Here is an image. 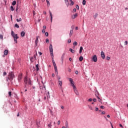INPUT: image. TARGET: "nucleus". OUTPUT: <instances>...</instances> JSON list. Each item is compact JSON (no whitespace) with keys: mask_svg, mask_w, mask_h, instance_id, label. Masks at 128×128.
Segmentation results:
<instances>
[{"mask_svg":"<svg viewBox=\"0 0 128 128\" xmlns=\"http://www.w3.org/2000/svg\"><path fill=\"white\" fill-rule=\"evenodd\" d=\"M24 82L25 84L24 88H26V84H30V86H32V80H30V78H28L27 76H26L24 78Z\"/></svg>","mask_w":128,"mask_h":128,"instance_id":"f257e3e1","label":"nucleus"},{"mask_svg":"<svg viewBox=\"0 0 128 128\" xmlns=\"http://www.w3.org/2000/svg\"><path fill=\"white\" fill-rule=\"evenodd\" d=\"M14 72H10L8 75V78L6 79V81L8 82V80H14Z\"/></svg>","mask_w":128,"mask_h":128,"instance_id":"f03ea898","label":"nucleus"},{"mask_svg":"<svg viewBox=\"0 0 128 128\" xmlns=\"http://www.w3.org/2000/svg\"><path fill=\"white\" fill-rule=\"evenodd\" d=\"M50 52L51 56H54V50L52 49V44H50Z\"/></svg>","mask_w":128,"mask_h":128,"instance_id":"7ed1b4c3","label":"nucleus"},{"mask_svg":"<svg viewBox=\"0 0 128 128\" xmlns=\"http://www.w3.org/2000/svg\"><path fill=\"white\" fill-rule=\"evenodd\" d=\"M58 82L60 86V90H61L62 92H64V90L62 89V81L58 80Z\"/></svg>","mask_w":128,"mask_h":128,"instance_id":"20e7f679","label":"nucleus"},{"mask_svg":"<svg viewBox=\"0 0 128 128\" xmlns=\"http://www.w3.org/2000/svg\"><path fill=\"white\" fill-rule=\"evenodd\" d=\"M13 38H14V41L15 42L16 44H18V40H18V34L14 35V36H13Z\"/></svg>","mask_w":128,"mask_h":128,"instance_id":"39448f33","label":"nucleus"},{"mask_svg":"<svg viewBox=\"0 0 128 128\" xmlns=\"http://www.w3.org/2000/svg\"><path fill=\"white\" fill-rule=\"evenodd\" d=\"M92 60L94 62H98V57H96V55L94 56L92 58Z\"/></svg>","mask_w":128,"mask_h":128,"instance_id":"423d86ee","label":"nucleus"},{"mask_svg":"<svg viewBox=\"0 0 128 128\" xmlns=\"http://www.w3.org/2000/svg\"><path fill=\"white\" fill-rule=\"evenodd\" d=\"M101 57L103 60H104L106 58V55L104 54V51L101 52Z\"/></svg>","mask_w":128,"mask_h":128,"instance_id":"0eeeda50","label":"nucleus"},{"mask_svg":"<svg viewBox=\"0 0 128 128\" xmlns=\"http://www.w3.org/2000/svg\"><path fill=\"white\" fill-rule=\"evenodd\" d=\"M40 89L41 90L42 92H46V86L40 87Z\"/></svg>","mask_w":128,"mask_h":128,"instance_id":"6e6552de","label":"nucleus"},{"mask_svg":"<svg viewBox=\"0 0 128 128\" xmlns=\"http://www.w3.org/2000/svg\"><path fill=\"white\" fill-rule=\"evenodd\" d=\"M18 82H22V74H20L18 76Z\"/></svg>","mask_w":128,"mask_h":128,"instance_id":"1a4fd4ad","label":"nucleus"},{"mask_svg":"<svg viewBox=\"0 0 128 128\" xmlns=\"http://www.w3.org/2000/svg\"><path fill=\"white\" fill-rule=\"evenodd\" d=\"M52 62L54 65V66H56V62H54V56H52Z\"/></svg>","mask_w":128,"mask_h":128,"instance_id":"9d476101","label":"nucleus"},{"mask_svg":"<svg viewBox=\"0 0 128 128\" xmlns=\"http://www.w3.org/2000/svg\"><path fill=\"white\" fill-rule=\"evenodd\" d=\"M73 88L76 94V96H78V90H76V89H74V88Z\"/></svg>","mask_w":128,"mask_h":128,"instance_id":"9b49d317","label":"nucleus"},{"mask_svg":"<svg viewBox=\"0 0 128 128\" xmlns=\"http://www.w3.org/2000/svg\"><path fill=\"white\" fill-rule=\"evenodd\" d=\"M72 18L73 19L76 18H78V14H75L72 15Z\"/></svg>","mask_w":128,"mask_h":128,"instance_id":"f8f14e48","label":"nucleus"},{"mask_svg":"<svg viewBox=\"0 0 128 128\" xmlns=\"http://www.w3.org/2000/svg\"><path fill=\"white\" fill-rule=\"evenodd\" d=\"M8 50H6L4 51V56H8Z\"/></svg>","mask_w":128,"mask_h":128,"instance_id":"ddd939ff","label":"nucleus"},{"mask_svg":"<svg viewBox=\"0 0 128 128\" xmlns=\"http://www.w3.org/2000/svg\"><path fill=\"white\" fill-rule=\"evenodd\" d=\"M38 44V36L36 37V44Z\"/></svg>","mask_w":128,"mask_h":128,"instance_id":"4468645a","label":"nucleus"},{"mask_svg":"<svg viewBox=\"0 0 128 128\" xmlns=\"http://www.w3.org/2000/svg\"><path fill=\"white\" fill-rule=\"evenodd\" d=\"M50 14L51 22H52V12H50Z\"/></svg>","mask_w":128,"mask_h":128,"instance_id":"2eb2a0df","label":"nucleus"},{"mask_svg":"<svg viewBox=\"0 0 128 128\" xmlns=\"http://www.w3.org/2000/svg\"><path fill=\"white\" fill-rule=\"evenodd\" d=\"M82 50H84V48H82V46H80L79 51V54H82Z\"/></svg>","mask_w":128,"mask_h":128,"instance_id":"dca6fc26","label":"nucleus"},{"mask_svg":"<svg viewBox=\"0 0 128 128\" xmlns=\"http://www.w3.org/2000/svg\"><path fill=\"white\" fill-rule=\"evenodd\" d=\"M54 70H55V72L56 74H58V67H56V66H54Z\"/></svg>","mask_w":128,"mask_h":128,"instance_id":"f3484780","label":"nucleus"},{"mask_svg":"<svg viewBox=\"0 0 128 128\" xmlns=\"http://www.w3.org/2000/svg\"><path fill=\"white\" fill-rule=\"evenodd\" d=\"M21 34V36H24L26 35V32H22L20 33Z\"/></svg>","mask_w":128,"mask_h":128,"instance_id":"a211bd4d","label":"nucleus"},{"mask_svg":"<svg viewBox=\"0 0 128 128\" xmlns=\"http://www.w3.org/2000/svg\"><path fill=\"white\" fill-rule=\"evenodd\" d=\"M74 82H71L70 84H72V86L73 88H74V90H76V87L75 86L74 84Z\"/></svg>","mask_w":128,"mask_h":128,"instance_id":"6ab92c4d","label":"nucleus"},{"mask_svg":"<svg viewBox=\"0 0 128 128\" xmlns=\"http://www.w3.org/2000/svg\"><path fill=\"white\" fill-rule=\"evenodd\" d=\"M96 96L97 97V98H98V102H101L102 104V100L100 99V98L98 96H97L96 95Z\"/></svg>","mask_w":128,"mask_h":128,"instance_id":"aec40b11","label":"nucleus"},{"mask_svg":"<svg viewBox=\"0 0 128 128\" xmlns=\"http://www.w3.org/2000/svg\"><path fill=\"white\" fill-rule=\"evenodd\" d=\"M36 66L37 72H38V70H40V68H38V64H36Z\"/></svg>","mask_w":128,"mask_h":128,"instance_id":"412c9836","label":"nucleus"},{"mask_svg":"<svg viewBox=\"0 0 128 128\" xmlns=\"http://www.w3.org/2000/svg\"><path fill=\"white\" fill-rule=\"evenodd\" d=\"M82 60H84V58L82 56H80L79 58L80 62H82Z\"/></svg>","mask_w":128,"mask_h":128,"instance_id":"4be33fe9","label":"nucleus"},{"mask_svg":"<svg viewBox=\"0 0 128 128\" xmlns=\"http://www.w3.org/2000/svg\"><path fill=\"white\" fill-rule=\"evenodd\" d=\"M74 32V30H70V36H72V33Z\"/></svg>","mask_w":128,"mask_h":128,"instance_id":"5701e85b","label":"nucleus"},{"mask_svg":"<svg viewBox=\"0 0 128 128\" xmlns=\"http://www.w3.org/2000/svg\"><path fill=\"white\" fill-rule=\"evenodd\" d=\"M69 50H70V52H72V54H74V52H75L74 50L72 48H70Z\"/></svg>","mask_w":128,"mask_h":128,"instance_id":"b1692460","label":"nucleus"},{"mask_svg":"<svg viewBox=\"0 0 128 128\" xmlns=\"http://www.w3.org/2000/svg\"><path fill=\"white\" fill-rule=\"evenodd\" d=\"M98 14L96 13L95 14L94 16V18H98Z\"/></svg>","mask_w":128,"mask_h":128,"instance_id":"393cba45","label":"nucleus"},{"mask_svg":"<svg viewBox=\"0 0 128 128\" xmlns=\"http://www.w3.org/2000/svg\"><path fill=\"white\" fill-rule=\"evenodd\" d=\"M12 6H16V0H14L12 3Z\"/></svg>","mask_w":128,"mask_h":128,"instance_id":"a878e982","label":"nucleus"},{"mask_svg":"<svg viewBox=\"0 0 128 128\" xmlns=\"http://www.w3.org/2000/svg\"><path fill=\"white\" fill-rule=\"evenodd\" d=\"M86 0H83L82 1L83 6H86Z\"/></svg>","mask_w":128,"mask_h":128,"instance_id":"bb28decb","label":"nucleus"},{"mask_svg":"<svg viewBox=\"0 0 128 128\" xmlns=\"http://www.w3.org/2000/svg\"><path fill=\"white\" fill-rule=\"evenodd\" d=\"M11 34H12V36H13V37L16 35L14 34V31H12Z\"/></svg>","mask_w":128,"mask_h":128,"instance_id":"cd10ccee","label":"nucleus"},{"mask_svg":"<svg viewBox=\"0 0 128 128\" xmlns=\"http://www.w3.org/2000/svg\"><path fill=\"white\" fill-rule=\"evenodd\" d=\"M15 28H19L20 26H18V24H15Z\"/></svg>","mask_w":128,"mask_h":128,"instance_id":"c85d7f7f","label":"nucleus"},{"mask_svg":"<svg viewBox=\"0 0 128 128\" xmlns=\"http://www.w3.org/2000/svg\"><path fill=\"white\" fill-rule=\"evenodd\" d=\"M66 128H68V122H66Z\"/></svg>","mask_w":128,"mask_h":128,"instance_id":"c756f323","label":"nucleus"},{"mask_svg":"<svg viewBox=\"0 0 128 128\" xmlns=\"http://www.w3.org/2000/svg\"><path fill=\"white\" fill-rule=\"evenodd\" d=\"M74 46H78V42H74L73 43Z\"/></svg>","mask_w":128,"mask_h":128,"instance_id":"7c9ffc66","label":"nucleus"},{"mask_svg":"<svg viewBox=\"0 0 128 128\" xmlns=\"http://www.w3.org/2000/svg\"><path fill=\"white\" fill-rule=\"evenodd\" d=\"M16 22H22V18H20L19 19H16Z\"/></svg>","mask_w":128,"mask_h":128,"instance_id":"2f4dec72","label":"nucleus"},{"mask_svg":"<svg viewBox=\"0 0 128 128\" xmlns=\"http://www.w3.org/2000/svg\"><path fill=\"white\" fill-rule=\"evenodd\" d=\"M69 80H70V83L74 82V80H72V78H70Z\"/></svg>","mask_w":128,"mask_h":128,"instance_id":"473e14b6","label":"nucleus"},{"mask_svg":"<svg viewBox=\"0 0 128 128\" xmlns=\"http://www.w3.org/2000/svg\"><path fill=\"white\" fill-rule=\"evenodd\" d=\"M10 9L12 12H14V6H10Z\"/></svg>","mask_w":128,"mask_h":128,"instance_id":"72a5a7b5","label":"nucleus"},{"mask_svg":"<svg viewBox=\"0 0 128 128\" xmlns=\"http://www.w3.org/2000/svg\"><path fill=\"white\" fill-rule=\"evenodd\" d=\"M48 6H50V0H46Z\"/></svg>","mask_w":128,"mask_h":128,"instance_id":"f704fd0d","label":"nucleus"},{"mask_svg":"<svg viewBox=\"0 0 128 128\" xmlns=\"http://www.w3.org/2000/svg\"><path fill=\"white\" fill-rule=\"evenodd\" d=\"M47 98H50V92H48Z\"/></svg>","mask_w":128,"mask_h":128,"instance_id":"c9c22d12","label":"nucleus"},{"mask_svg":"<svg viewBox=\"0 0 128 128\" xmlns=\"http://www.w3.org/2000/svg\"><path fill=\"white\" fill-rule=\"evenodd\" d=\"M88 108H90V110H93L92 107L90 106H88Z\"/></svg>","mask_w":128,"mask_h":128,"instance_id":"e433bc0d","label":"nucleus"},{"mask_svg":"<svg viewBox=\"0 0 128 128\" xmlns=\"http://www.w3.org/2000/svg\"><path fill=\"white\" fill-rule=\"evenodd\" d=\"M124 44V46H128V41H125Z\"/></svg>","mask_w":128,"mask_h":128,"instance_id":"4c0bfd02","label":"nucleus"},{"mask_svg":"<svg viewBox=\"0 0 128 128\" xmlns=\"http://www.w3.org/2000/svg\"><path fill=\"white\" fill-rule=\"evenodd\" d=\"M0 38L1 40H3V38H4V36H3L2 35V34H0Z\"/></svg>","mask_w":128,"mask_h":128,"instance_id":"58836bf2","label":"nucleus"},{"mask_svg":"<svg viewBox=\"0 0 128 128\" xmlns=\"http://www.w3.org/2000/svg\"><path fill=\"white\" fill-rule=\"evenodd\" d=\"M106 60H110V56H107L106 57Z\"/></svg>","mask_w":128,"mask_h":128,"instance_id":"ea45409f","label":"nucleus"},{"mask_svg":"<svg viewBox=\"0 0 128 128\" xmlns=\"http://www.w3.org/2000/svg\"><path fill=\"white\" fill-rule=\"evenodd\" d=\"M76 8L78 10H80V6H78V5H76Z\"/></svg>","mask_w":128,"mask_h":128,"instance_id":"a19ab883","label":"nucleus"},{"mask_svg":"<svg viewBox=\"0 0 128 128\" xmlns=\"http://www.w3.org/2000/svg\"><path fill=\"white\" fill-rule=\"evenodd\" d=\"M48 126H49V128H51L52 126V123H50V124H48Z\"/></svg>","mask_w":128,"mask_h":128,"instance_id":"79ce46f5","label":"nucleus"},{"mask_svg":"<svg viewBox=\"0 0 128 128\" xmlns=\"http://www.w3.org/2000/svg\"><path fill=\"white\" fill-rule=\"evenodd\" d=\"M46 44H48L50 42V40H48V39H46Z\"/></svg>","mask_w":128,"mask_h":128,"instance_id":"37998d69","label":"nucleus"},{"mask_svg":"<svg viewBox=\"0 0 128 128\" xmlns=\"http://www.w3.org/2000/svg\"><path fill=\"white\" fill-rule=\"evenodd\" d=\"M72 42V40L70 39L68 40V44H70Z\"/></svg>","mask_w":128,"mask_h":128,"instance_id":"c03bdc74","label":"nucleus"},{"mask_svg":"<svg viewBox=\"0 0 128 128\" xmlns=\"http://www.w3.org/2000/svg\"><path fill=\"white\" fill-rule=\"evenodd\" d=\"M45 35L46 36H48V32H45Z\"/></svg>","mask_w":128,"mask_h":128,"instance_id":"a18cd8bd","label":"nucleus"},{"mask_svg":"<svg viewBox=\"0 0 128 128\" xmlns=\"http://www.w3.org/2000/svg\"><path fill=\"white\" fill-rule=\"evenodd\" d=\"M8 94L10 96H12V92H8Z\"/></svg>","mask_w":128,"mask_h":128,"instance_id":"49530a36","label":"nucleus"},{"mask_svg":"<svg viewBox=\"0 0 128 128\" xmlns=\"http://www.w3.org/2000/svg\"><path fill=\"white\" fill-rule=\"evenodd\" d=\"M88 102H92V98H89Z\"/></svg>","mask_w":128,"mask_h":128,"instance_id":"de8ad7c7","label":"nucleus"},{"mask_svg":"<svg viewBox=\"0 0 128 128\" xmlns=\"http://www.w3.org/2000/svg\"><path fill=\"white\" fill-rule=\"evenodd\" d=\"M3 76H6V72H4Z\"/></svg>","mask_w":128,"mask_h":128,"instance_id":"09e8293b","label":"nucleus"},{"mask_svg":"<svg viewBox=\"0 0 128 128\" xmlns=\"http://www.w3.org/2000/svg\"><path fill=\"white\" fill-rule=\"evenodd\" d=\"M42 32L43 34H44V32H46V30L43 29V30H42Z\"/></svg>","mask_w":128,"mask_h":128,"instance_id":"8fccbe9b","label":"nucleus"},{"mask_svg":"<svg viewBox=\"0 0 128 128\" xmlns=\"http://www.w3.org/2000/svg\"><path fill=\"white\" fill-rule=\"evenodd\" d=\"M43 30H46V26H43Z\"/></svg>","mask_w":128,"mask_h":128,"instance_id":"3c124183","label":"nucleus"},{"mask_svg":"<svg viewBox=\"0 0 128 128\" xmlns=\"http://www.w3.org/2000/svg\"><path fill=\"white\" fill-rule=\"evenodd\" d=\"M74 2H73V1H72V2H71V4H72V6H74Z\"/></svg>","mask_w":128,"mask_h":128,"instance_id":"603ef678","label":"nucleus"},{"mask_svg":"<svg viewBox=\"0 0 128 128\" xmlns=\"http://www.w3.org/2000/svg\"><path fill=\"white\" fill-rule=\"evenodd\" d=\"M75 74H78V70H76V71L75 72Z\"/></svg>","mask_w":128,"mask_h":128,"instance_id":"864d4df0","label":"nucleus"},{"mask_svg":"<svg viewBox=\"0 0 128 128\" xmlns=\"http://www.w3.org/2000/svg\"><path fill=\"white\" fill-rule=\"evenodd\" d=\"M100 108H102V109L104 108V106H100Z\"/></svg>","mask_w":128,"mask_h":128,"instance_id":"5fc2aeb1","label":"nucleus"},{"mask_svg":"<svg viewBox=\"0 0 128 128\" xmlns=\"http://www.w3.org/2000/svg\"><path fill=\"white\" fill-rule=\"evenodd\" d=\"M58 125L60 124V120L58 121Z\"/></svg>","mask_w":128,"mask_h":128,"instance_id":"6e6d98bb","label":"nucleus"},{"mask_svg":"<svg viewBox=\"0 0 128 128\" xmlns=\"http://www.w3.org/2000/svg\"><path fill=\"white\" fill-rule=\"evenodd\" d=\"M64 54L62 56V60H64Z\"/></svg>","mask_w":128,"mask_h":128,"instance_id":"4d7b16f0","label":"nucleus"},{"mask_svg":"<svg viewBox=\"0 0 128 128\" xmlns=\"http://www.w3.org/2000/svg\"><path fill=\"white\" fill-rule=\"evenodd\" d=\"M96 112H98V108H96Z\"/></svg>","mask_w":128,"mask_h":128,"instance_id":"13d9d810","label":"nucleus"},{"mask_svg":"<svg viewBox=\"0 0 128 128\" xmlns=\"http://www.w3.org/2000/svg\"><path fill=\"white\" fill-rule=\"evenodd\" d=\"M93 102H96V99L94 98V99H93Z\"/></svg>","mask_w":128,"mask_h":128,"instance_id":"bf43d9fd","label":"nucleus"},{"mask_svg":"<svg viewBox=\"0 0 128 128\" xmlns=\"http://www.w3.org/2000/svg\"><path fill=\"white\" fill-rule=\"evenodd\" d=\"M71 28H72V30H74V26H72Z\"/></svg>","mask_w":128,"mask_h":128,"instance_id":"052dcab7","label":"nucleus"},{"mask_svg":"<svg viewBox=\"0 0 128 128\" xmlns=\"http://www.w3.org/2000/svg\"><path fill=\"white\" fill-rule=\"evenodd\" d=\"M102 114H106V112H102Z\"/></svg>","mask_w":128,"mask_h":128,"instance_id":"680f3d73","label":"nucleus"},{"mask_svg":"<svg viewBox=\"0 0 128 128\" xmlns=\"http://www.w3.org/2000/svg\"><path fill=\"white\" fill-rule=\"evenodd\" d=\"M74 12H76V8H74L73 10Z\"/></svg>","mask_w":128,"mask_h":128,"instance_id":"e2e57ef3","label":"nucleus"},{"mask_svg":"<svg viewBox=\"0 0 128 128\" xmlns=\"http://www.w3.org/2000/svg\"><path fill=\"white\" fill-rule=\"evenodd\" d=\"M120 128H124V127L122 126V124H120Z\"/></svg>","mask_w":128,"mask_h":128,"instance_id":"0e129e2a","label":"nucleus"},{"mask_svg":"<svg viewBox=\"0 0 128 128\" xmlns=\"http://www.w3.org/2000/svg\"><path fill=\"white\" fill-rule=\"evenodd\" d=\"M64 1H65V2H68V0H64Z\"/></svg>","mask_w":128,"mask_h":128,"instance_id":"69168bd1","label":"nucleus"},{"mask_svg":"<svg viewBox=\"0 0 128 128\" xmlns=\"http://www.w3.org/2000/svg\"><path fill=\"white\" fill-rule=\"evenodd\" d=\"M39 54L40 56H42V52H39Z\"/></svg>","mask_w":128,"mask_h":128,"instance_id":"338daca9","label":"nucleus"},{"mask_svg":"<svg viewBox=\"0 0 128 128\" xmlns=\"http://www.w3.org/2000/svg\"><path fill=\"white\" fill-rule=\"evenodd\" d=\"M107 117L108 118H110V116L109 114H108V115L107 116Z\"/></svg>","mask_w":128,"mask_h":128,"instance_id":"774afa93","label":"nucleus"}]
</instances>
